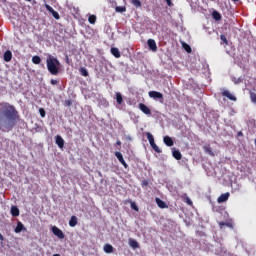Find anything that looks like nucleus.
<instances>
[{
    "mask_svg": "<svg viewBox=\"0 0 256 256\" xmlns=\"http://www.w3.org/2000/svg\"><path fill=\"white\" fill-rule=\"evenodd\" d=\"M0 107V125L6 129H13L15 121L19 117L17 110L9 103H2Z\"/></svg>",
    "mask_w": 256,
    "mask_h": 256,
    "instance_id": "obj_1",
    "label": "nucleus"
},
{
    "mask_svg": "<svg viewBox=\"0 0 256 256\" xmlns=\"http://www.w3.org/2000/svg\"><path fill=\"white\" fill-rule=\"evenodd\" d=\"M46 65L51 75H59V67L61 66V63L57 58L53 56H48L46 60Z\"/></svg>",
    "mask_w": 256,
    "mask_h": 256,
    "instance_id": "obj_2",
    "label": "nucleus"
},
{
    "mask_svg": "<svg viewBox=\"0 0 256 256\" xmlns=\"http://www.w3.org/2000/svg\"><path fill=\"white\" fill-rule=\"evenodd\" d=\"M148 95L151 99H154V101H159V103H163L164 101L163 94L161 92L150 91Z\"/></svg>",
    "mask_w": 256,
    "mask_h": 256,
    "instance_id": "obj_3",
    "label": "nucleus"
},
{
    "mask_svg": "<svg viewBox=\"0 0 256 256\" xmlns=\"http://www.w3.org/2000/svg\"><path fill=\"white\" fill-rule=\"evenodd\" d=\"M52 233H54L58 239H65V234H63V231H61L57 226L52 227Z\"/></svg>",
    "mask_w": 256,
    "mask_h": 256,
    "instance_id": "obj_4",
    "label": "nucleus"
},
{
    "mask_svg": "<svg viewBox=\"0 0 256 256\" xmlns=\"http://www.w3.org/2000/svg\"><path fill=\"white\" fill-rule=\"evenodd\" d=\"M139 109L142 111V113H144V115H151V109L147 107V105L140 103Z\"/></svg>",
    "mask_w": 256,
    "mask_h": 256,
    "instance_id": "obj_5",
    "label": "nucleus"
},
{
    "mask_svg": "<svg viewBox=\"0 0 256 256\" xmlns=\"http://www.w3.org/2000/svg\"><path fill=\"white\" fill-rule=\"evenodd\" d=\"M115 157H117V159L121 163V165H123V167H125V169H127V167H128L127 162H125V159L123 158V154H121V152H116Z\"/></svg>",
    "mask_w": 256,
    "mask_h": 256,
    "instance_id": "obj_6",
    "label": "nucleus"
},
{
    "mask_svg": "<svg viewBox=\"0 0 256 256\" xmlns=\"http://www.w3.org/2000/svg\"><path fill=\"white\" fill-rule=\"evenodd\" d=\"M223 97H227V99H230V101H237V97L235 95L231 94L229 90H224L222 92Z\"/></svg>",
    "mask_w": 256,
    "mask_h": 256,
    "instance_id": "obj_7",
    "label": "nucleus"
},
{
    "mask_svg": "<svg viewBox=\"0 0 256 256\" xmlns=\"http://www.w3.org/2000/svg\"><path fill=\"white\" fill-rule=\"evenodd\" d=\"M56 145H58L60 149H63V147H65V140H63V137L59 135L56 136Z\"/></svg>",
    "mask_w": 256,
    "mask_h": 256,
    "instance_id": "obj_8",
    "label": "nucleus"
},
{
    "mask_svg": "<svg viewBox=\"0 0 256 256\" xmlns=\"http://www.w3.org/2000/svg\"><path fill=\"white\" fill-rule=\"evenodd\" d=\"M15 233H21L22 231H27V228H25V225H23L20 221L17 222V226L15 228Z\"/></svg>",
    "mask_w": 256,
    "mask_h": 256,
    "instance_id": "obj_9",
    "label": "nucleus"
},
{
    "mask_svg": "<svg viewBox=\"0 0 256 256\" xmlns=\"http://www.w3.org/2000/svg\"><path fill=\"white\" fill-rule=\"evenodd\" d=\"M229 192L221 194L220 197L217 199L218 203H225L229 199Z\"/></svg>",
    "mask_w": 256,
    "mask_h": 256,
    "instance_id": "obj_10",
    "label": "nucleus"
},
{
    "mask_svg": "<svg viewBox=\"0 0 256 256\" xmlns=\"http://www.w3.org/2000/svg\"><path fill=\"white\" fill-rule=\"evenodd\" d=\"M148 47L151 51H157V43L153 39L148 40Z\"/></svg>",
    "mask_w": 256,
    "mask_h": 256,
    "instance_id": "obj_11",
    "label": "nucleus"
},
{
    "mask_svg": "<svg viewBox=\"0 0 256 256\" xmlns=\"http://www.w3.org/2000/svg\"><path fill=\"white\" fill-rule=\"evenodd\" d=\"M10 213H11L12 217H19V215H20L19 208L17 206H12L10 209Z\"/></svg>",
    "mask_w": 256,
    "mask_h": 256,
    "instance_id": "obj_12",
    "label": "nucleus"
},
{
    "mask_svg": "<svg viewBox=\"0 0 256 256\" xmlns=\"http://www.w3.org/2000/svg\"><path fill=\"white\" fill-rule=\"evenodd\" d=\"M164 143L165 145H167V147H173V145H175V143L173 142V139L169 136L164 137Z\"/></svg>",
    "mask_w": 256,
    "mask_h": 256,
    "instance_id": "obj_13",
    "label": "nucleus"
},
{
    "mask_svg": "<svg viewBox=\"0 0 256 256\" xmlns=\"http://www.w3.org/2000/svg\"><path fill=\"white\" fill-rule=\"evenodd\" d=\"M11 59H13V53H11V51L7 50L4 53V61H6V63H9V61H11Z\"/></svg>",
    "mask_w": 256,
    "mask_h": 256,
    "instance_id": "obj_14",
    "label": "nucleus"
},
{
    "mask_svg": "<svg viewBox=\"0 0 256 256\" xmlns=\"http://www.w3.org/2000/svg\"><path fill=\"white\" fill-rule=\"evenodd\" d=\"M129 245L132 247V249H139V242L135 239H129Z\"/></svg>",
    "mask_w": 256,
    "mask_h": 256,
    "instance_id": "obj_15",
    "label": "nucleus"
},
{
    "mask_svg": "<svg viewBox=\"0 0 256 256\" xmlns=\"http://www.w3.org/2000/svg\"><path fill=\"white\" fill-rule=\"evenodd\" d=\"M172 155H173L174 159H176L177 161H181V158L183 157L181 155V152L179 150H175V149L173 150Z\"/></svg>",
    "mask_w": 256,
    "mask_h": 256,
    "instance_id": "obj_16",
    "label": "nucleus"
},
{
    "mask_svg": "<svg viewBox=\"0 0 256 256\" xmlns=\"http://www.w3.org/2000/svg\"><path fill=\"white\" fill-rule=\"evenodd\" d=\"M156 203L160 209H167V204L163 200L156 198Z\"/></svg>",
    "mask_w": 256,
    "mask_h": 256,
    "instance_id": "obj_17",
    "label": "nucleus"
},
{
    "mask_svg": "<svg viewBox=\"0 0 256 256\" xmlns=\"http://www.w3.org/2000/svg\"><path fill=\"white\" fill-rule=\"evenodd\" d=\"M111 53L113 56L116 57V59H119V57H121V52L118 50V48H111Z\"/></svg>",
    "mask_w": 256,
    "mask_h": 256,
    "instance_id": "obj_18",
    "label": "nucleus"
},
{
    "mask_svg": "<svg viewBox=\"0 0 256 256\" xmlns=\"http://www.w3.org/2000/svg\"><path fill=\"white\" fill-rule=\"evenodd\" d=\"M69 226L70 227H76L77 226V216H72L69 220Z\"/></svg>",
    "mask_w": 256,
    "mask_h": 256,
    "instance_id": "obj_19",
    "label": "nucleus"
},
{
    "mask_svg": "<svg viewBox=\"0 0 256 256\" xmlns=\"http://www.w3.org/2000/svg\"><path fill=\"white\" fill-rule=\"evenodd\" d=\"M116 101L118 105H123V96L121 95V92L116 93Z\"/></svg>",
    "mask_w": 256,
    "mask_h": 256,
    "instance_id": "obj_20",
    "label": "nucleus"
},
{
    "mask_svg": "<svg viewBox=\"0 0 256 256\" xmlns=\"http://www.w3.org/2000/svg\"><path fill=\"white\" fill-rule=\"evenodd\" d=\"M182 48L186 50V53H191V46L189 44L181 41Z\"/></svg>",
    "mask_w": 256,
    "mask_h": 256,
    "instance_id": "obj_21",
    "label": "nucleus"
},
{
    "mask_svg": "<svg viewBox=\"0 0 256 256\" xmlns=\"http://www.w3.org/2000/svg\"><path fill=\"white\" fill-rule=\"evenodd\" d=\"M146 137L149 141V144L151 145L152 143H155V138L153 137V134H151L150 132L146 133Z\"/></svg>",
    "mask_w": 256,
    "mask_h": 256,
    "instance_id": "obj_22",
    "label": "nucleus"
},
{
    "mask_svg": "<svg viewBox=\"0 0 256 256\" xmlns=\"http://www.w3.org/2000/svg\"><path fill=\"white\" fill-rule=\"evenodd\" d=\"M115 11L116 13H125V11H127V8L125 6H116Z\"/></svg>",
    "mask_w": 256,
    "mask_h": 256,
    "instance_id": "obj_23",
    "label": "nucleus"
},
{
    "mask_svg": "<svg viewBox=\"0 0 256 256\" xmlns=\"http://www.w3.org/2000/svg\"><path fill=\"white\" fill-rule=\"evenodd\" d=\"M212 17H213V19H215V21H221V14L217 11H214L212 13Z\"/></svg>",
    "mask_w": 256,
    "mask_h": 256,
    "instance_id": "obj_24",
    "label": "nucleus"
},
{
    "mask_svg": "<svg viewBox=\"0 0 256 256\" xmlns=\"http://www.w3.org/2000/svg\"><path fill=\"white\" fill-rule=\"evenodd\" d=\"M103 249L106 253H113V247L111 246V244L104 245Z\"/></svg>",
    "mask_w": 256,
    "mask_h": 256,
    "instance_id": "obj_25",
    "label": "nucleus"
},
{
    "mask_svg": "<svg viewBox=\"0 0 256 256\" xmlns=\"http://www.w3.org/2000/svg\"><path fill=\"white\" fill-rule=\"evenodd\" d=\"M32 63H34V65H39L41 63V57L33 56L32 57Z\"/></svg>",
    "mask_w": 256,
    "mask_h": 256,
    "instance_id": "obj_26",
    "label": "nucleus"
},
{
    "mask_svg": "<svg viewBox=\"0 0 256 256\" xmlns=\"http://www.w3.org/2000/svg\"><path fill=\"white\" fill-rule=\"evenodd\" d=\"M80 75H82V77H89V71L86 70V68H80Z\"/></svg>",
    "mask_w": 256,
    "mask_h": 256,
    "instance_id": "obj_27",
    "label": "nucleus"
},
{
    "mask_svg": "<svg viewBox=\"0 0 256 256\" xmlns=\"http://www.w3.org/2000/svg\"><path fill=\"white\" fill-rule=\"evenodd\" d=\"M89 23H91V25H95V21H97V17L95 15H91L88 18Z\"/></svg>",
    "mask_w": 256,
    "mask_h": 256,
    "instance_id": "obj_28",
    "label": "nucleus"
},
{
    "mask_svg": "<svg viewBox=\"0 0 256 256\" xmlns=\"http://www.w3.org/2000/svg\"><path fill=\"white\" fill-rule=\"evenodd\" d=\"M150 146L152 147V149H154V151L156 153H161V150L159 149V146H157V144H155V142H152V144H150Z\"/></svg>",
    "mask_w": 256,
    "mask_h": 256,
    "instance_id": "obj_29",
    "label": "nucleus"
},
{
    "mask_svg": "<svg viewBox=\"0 0 256 256\" xmlns=\"http://www.w3.org/2000/svg\"><path fill=\"white\" fill-rule=\"evenodd\" d=\"M233 83H235V85H239V83H243V78L239 77V78H232Z\"/></svg>",
    "mask_w": 256,
    "mask_h": 256,
    "instance_id": "obj_30",
    "label": "nucleus"
},
{
    "mask_svg": "<svg viewBox=\"0 0 256 256\" xmlns=\"http://www.w3.org/2000/svg\"><path fill=\"white\" fill-rule=\"evenodd\" d=\"M205 153H208L209 155H211L213 157V155H215L213 153V150H211V147H204Z\"/></svg>",
    "mask_w": 256,
    "mask_h": 256,
    "instance_id": "obj_31",
    "label": "nucleus"
},
{
    "mask_svg": "<svg viewBox=\"0 0 256 256\" xmlns=\"http://www.w3.org/2000/svg\"><path fill=\"white\" fill-rule=\"evenodd\" d=\"M132 4L134 5V7H141V1L139 0H132Z\"/></svg>",
    "mask_w": 256,
    "mask_h": 256,
    "instance_id": "obj_32",
    "label": "nucleus"
},
{
    "mask_svg": "<svg viewBox=\"0 0 256 256\" xmlns=\"http://www.w3.org/2000/svg\"><path fill=\"white\" fill-rule=\"evenodd\" d=\"M131 209H133L134 211H139V207L135 202H131Z\"/></svg>",
    "mask_w": 256,
    "mask_h": 256,
    "instance_id": "obj_33",
    "label": "nucleus"
},
{
    "mask_svg": "<svg viewBox=\"0 0 256 256\" xmlns=\"http://www.w3.org/2000/svg\"><path fill=\"white\" fill-rule=\"evenodd\" d=\"M52 16L54 17V19H60L59 13L57 11H52Z\"/></svg>",
    "mask_w": 256,
    "mask_h": 256,
    "instance_id": "obj_34",
    "label": "nucleus"
},
{
    "mask_svg": "<svg viewBox=\"0 0 256 256\" xmlns=\"http://www.w3.org/2000/svg\"><path fill=\"white\" fill-rule=\"evenodd\" d=\"M220 39H221L222 42L225 43V45H228L229 42L227 41V37H225V35H221Z\"/></svg>",
    "mask_w": 256,
    "mask_h": 256,
    "instance_id": "obj_35",
    "label": "nucleus"
},
{
    "mask_svg": "<svg viewBox=\"0 0 256 256\" xmlns=\"http://www.w3.org/2000/svg\"><path fill=\"white\" fill-rule=\"evenodd\" d=\"M46 9L47 11H49V13L54 12L55 10L53 9V7H51L50 5H46Z\"/></svg>",
    "mask_w": 256,
    "mask_h": 256,
    "instance_id": "obj_36",
    "label": "nucleus"
},
{
    "mask_svg": "<svg viewBox=\"0 0 256 256\" xmlns=\"http://www.w3.org/2000/svg\"><path fill=\"white\" fill-rule=\"evenodd\" d=\"M39 113H40L41 117H45V109L40 108Z\"/></svg>",
    "mask_w": 256,
    "mask_h": 256,
    "instance_id": "obj_37",
    "label": "nucleus"
},
{
    "mask_svg": "<svg viewBox=\"0 0 256 256\" xmlns=\"http://www.w3.org/2000/svg\"><path fill=\"white\" fill-rule=\"evenodd\" d=\"M72 104H73V103L71 102V100H66V101H65L66 107H71Z\"/></svg>",
    "mask_w": 256,
    "mask_h": 256,
    "instance_id": "obj_38",
    "label": "nucleus"
},
{
    "mask_svg": "<svg viewBox=\"0 0 256 256\" xmlns=\"http://www.w3.org/2000/svg\"><path fill=\"white\" fill-rule=\"evenodd\" d=\"M149 185V181L143 180L142 181V187H147Z\"/></svg>",
    "mask_w": 256,
    "mask_h": 256,
    "instance_id": "obj_39",
    "label": "nucleus"
},
{
    "mask_svg": "<svg viewBox=\"0 0 256 256\" xmlns=\"http://www.w3.org/2000/svg\"><path fill=\"white\" fill-rule=\"evenodd\" d=\"M50 83H51V85H57V83H59V81H57L55 79H51Z\"/></svg>",
    "mask_w": 256,
    "mask_h": 256,
    "instance_id": "obj_40",
    "label": "nucleus"
},
{
    "mask_svg": "<svg viewBox=\"0 0 256 256\" xmlns=\"http://www.w3.org/2000/svg\"><path fill=\"white\" fill-rule=\"evenodd\" d=\"M166 3L168 7H173V2H171V0H166Z\"/></svg>",
    "mask_w": 256,
    "mask_h": 256,
    "instance_id": "obj_41",
    "label": "nucleus"
},
{
    "mask_svg": "<svg viewBox=\"0 0 256 256\" xmlns=\"http://www.w3.org/2000/svg\"><path fill=\"white\" fill-rule=\"evenodd\" d=\"M187 204H188V205H193V201H191V199L188 198V199H187Z\"/></svg>",
    "mask_w": 256,
    "mask_h": 256,
    "instance_id": "obj_42",
    "label": "nucleus"
},
{
    "mask_svg": "<svg viewBox=\"0 0 256 256\" xmlns=\"http://www.w3.org/2000/svg\"><path fill=\"white\" fill-rule=\"evenodd\" d=\"M0 241H3V235L0 233Z\"/></svg>",
    "mask_w": 256,
    "mask_h": 256,
    "instance_id": "obj_43",
    "label": "nucleus"
},
{
    "mask_svg": "<svg viewBox=\"0 0 256 256\" xmlns=\"http://www.w3.org/2000/svg\"><path fill=\"white\" fill-rule=\"evenodd\" d=\"M117 145H121V141H117Z\"/></svg>",
    "mask_w": 256,
    "mask_h": 256,
    "instance_id": "obj_44",
    "label": "nucleus"
},
{
    "mask_svg": "<svg viewBox=\"0 0 256 256\" xmlns=\"http://www.w3.org/2000/svg\"><path fill=\"white\" fill-rule=\"evenodd\" d=\"M222 225H225V223L221 222V223H220V227H221Z\"/></svg>",
    "mask_w": 256,
    "mask_h": 256,
    "instance_id": "obj_45",
    "label": "nucleus"
},
{
    "mask_svg": "<svg viewBox=\"0 0 256 256\" xmlns=\"http://www.w3.org/2000/svg\"><path fill=\"white\" fill-rule=\"evenodd\" d=\"M234 3H237V1H239V0H232Z\"/></svg>",
    "mask_w": 256,
    "mask_h": 256,
    "instance_id": "obj_46",
    "label": "nucleus"
},
{
    "mask_svg": "<svg viewBox=\"0 0 256 256\" xmlns=\"http://www.w3.org/2000/svg\"><path fill=\"white\" fill-rule=\"evenodd\" d=\"M53 256H61V255H59V254H54Z\"/></svg>",
    "mask_w": 256,
    "mask_h": 256,
    "instance_id": "obj_47",
    "label": "nucleus"
},
{
    "mask_svg": "<svg viewBox=\"0 0 256 256\" xmlns=\"http://www.w3.org/2000/svg\"><path fill=\"white\" fill-rule=\"evenodd\" d=\"M26 1H31V0H26Z\"/></svg>",
    "mask_w": 256,
    "mask_h": 256,
    "instance_id": "obj_48",
    "label": "nucleus"
}]
</instances>
